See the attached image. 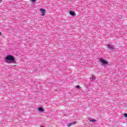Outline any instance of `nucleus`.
<instances>
[{"label": "nucleus", "instance_id": "9d476101", "mask_svg": "<svg viewBox=\"0 0 127 127\" xmlns=\"http://www.w3.org/2000/svg\"><path fill=\"white\" fill-rule=\"evenodd\" d=\"M76 89H78V88H80V85H77L76 86Z\"/></svg>", "mask_w": 127, "mask_h": 127}, {"label": "nucleus", "instance_id": "1a4fd4ad", "mask_svg": "<svg viewBox=\"0 0 127 127\" xmlns=\"http://www.w3.org/2000/svg\"><path fill=\"white\" fill-rule=\"evenodd\" d=\"M90 122H91V123H94L95 122H97V121L95 119H92V120H90Z\"/></svg>", "mask_w": 127, "mask_h": 127}, {"label": "nucleus", "instance_id": "f8f14e48", "mask_svg": "<svg viewBox=\"0 0 127 127\" xmlns=\"http://www.w3.org/2000/svg\"><path fill=\"white\" fill-rule=\"evenodd\" d=\"M32 2H35L36 0H31Z\"/></svg>", "mask_w": 127, "mask_h": 127}, {"label": "nucleus", "instance_id": "ddd939ff", "mask_svg": "<svg viewBox=\"0 0 127 127\" xmlns=\"http://www.w3.org/2000/svg\"><path fill=\"white\" fill-rule=\"evenodd\" d=\"M0 35H1V34L0 33Z\"/></svg>", "mask_w": 127, "mask_h": 127}, {"label": "nucleus", "instance_id": "39448f33", "mask_svg": "<svg viewBox=\"0 0 127 127\" xmlns=\"http://www.w3.org/2000/svg\"><path fill=\"white\" fill-rule=\"evenodd\" d=\"M76 124H77L76 122H71V123L68 124L67 125V126L68 127H71V126H72L73 125H76Z\"/></svg>", "mask_w": 127, "mask_h": 127}, {"label": "nucleus", "instance_id": "423d86ee", "mask_svg": "<svg viewBox=\"0 0 127 127\" xmlns=\"http://www.w3.org/2000/svg\"><path fill=\"white\" fill-rule=\"evenodd\" d=\"M69 14H70V15H72V16H75V12L73 11H70L69 12Z\"/></svg>", "mask_w": 127, "mask_h": 127}, {"label": "nucleus", "instance_id": "6e6552de", "mask_svg": "<svg viewBox=\"0 0 127 127\" xmlns=\"http://www.w3.org/2000/svg\"><path fill=\"white\" fill-rule=\"evenodd\" d=\"M38 110L39 112H44V110H43V108H42V107L39 108Z\"/></svg>", "mask_w": 127, "mask_h": 127}, {"label": "nucleus", "instance_id": "4468645a", "mask_svg": "<svg viewBox=\"0 0 127 127\" xmlns=\"http://www.w3.org/2000/svg\"><path fill=\"white\" fill-rule=\"evenodd\" d=\"M45 127L43 126V127Z\"/></svg>", "mask_w": 127, "mask_h": 127}, {"label": "nucleus", "instance_id": "7ed1b4c3", "mask_svg": "<svg viewBox=\"0 0 127 127\" xmlns=\"http://www.w3.org/2000/svg\"><path fill=\"white\" fill-rule=\"evenodd\" d=\"M107 46L108 48L111 50H114L115 49V46L112 44H108Z\"/></svg>", "mask_w": 127, "mask_h": 127}, {"label": "nucleus", "instance_id": "9b49d317", "mask_svg": "<svg viewBox=\"0 0 127 127\" xmlns=\"http://www.w3.org/2000/svg\"><path fill=\"white\" fill-rule=\"evenodd\" d=\"M124 117H125V118H127V114H124Z\"/></svg>", "mask_w": 127, "mask_h": 127}, {"label": "nucleus", "instance_id": "f257e3e1", "mask_svg": "<svg viewBox=\"0 0 127 127\" xmlns=\"http://www.w3.org/2000/svg\"><path fill=\"white\" fill-rule=\"evenodd\" d=\"M6 62L9 64L14 62V57L11 55L7 56L6 57Z\"/></svg>", "mask_w": 127, "mask_h": 127}, {"label": "nucleus", "instance_id": "20e7f679", "mask_svg": "<svg viewBox=\"0 0 127 127\" xmlns=\"http://www.w3.org/2000/svg\"><path fill=\"white\" fill-rule=\"evenodd\" d=\"M39 10H40L41 12L42 13L43 16H44V15H45V9L40 8Z\"/></svg>", "mask_w": 127, "mask_h": 127}, {"label": "nucleus", "instance_id": "0eeeda50", "mask_svg": "<svg viewBox=\"0 0 127 127\" xmlns=\"http://www.w3.org/2000/svg\"><path fill=\"white\" fill-rule=\"evenodd\" d=\"M90 80L94 81V80H96V77L94 75H92V77H90Z\"/></svg>", "mask_w": 127, "mask_h": 127}, {"label": "nucleus", "instance_id": "f03ea898", "mask_svg": "<svg viewBox=\"0 0 127 127\" xmlns=\"http://www.w3.org/2000/svg\"><path fill=\"white\" fill-rule=\"evenodd\" d=\"M99 61H100L101 62V63H102V64H105V65H107V64H108V62L106 61V60L100 58L99 60Z\"/></svg>", "mask_w": 127, "mask_h": 127}]
</instances>
